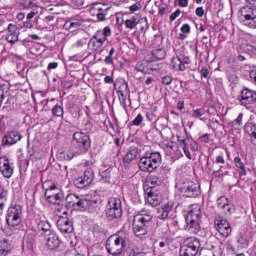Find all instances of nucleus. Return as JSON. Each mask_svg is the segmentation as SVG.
I'll use <instances>...</instances> for the list:
<instances>
[{"mask_svg": "<svg viewBox=\"0 0 256 256\" xmlns=\"http://www.w3.org/2000/svg\"><path fill=\"white\" fill-rule=\"evenodd\" d=\"M20 139H22L21 133L17 131H11L3 137L2 145L11 147V145H15V143H19Z\"/></svg>", "mask_w": 256, "mask_h": 256, "instance_id": "obj_20", "label": "nucleus"}, {"mask_svg": "<svg viewBox=\"0 0 256 256\" xmlns=\"http://www.w3.org/2000/svg\"><path fill=\"white\" fill-rule=\"evenodd\" d=\"M21 217H23V206L22 205H10L6 214V223L9 227H18L21 225Z\"/></svg>", "mask_w": 256, "mask_h": 256, "instance_id": "obj_9", "label": "nucleus"}, {"mask_svg": "<svg viewBox=\"0 0 256 256\" xmlns=\"http://www.w3.org/2000/svg\"><path fill=\"white\" fill-rule=\"evenodd\" d=\"M139 25V22H137V17L132 16L130 19H127L125 21V26L127 29H135Z\"/></svg>", "mask_w": 256, "mask_h": 256, "instance_id": "obj_40", "label": "nucleus"}, {"mask_svg": "<svg viewBox=\"0 0 256 256\" xmlns=\"http://www.w3.org/2000/svg\"><path fill=\"white\" fill-rule=\"evenodd\" d=\"M59 67V63L57 62H50L47 66L48 71H52V69H57Z\"/></svg>", "mask_w": 256, "mask_h": 256, "instance_id": "obj_62", "label": "nucleus"}, {"mask_svg": "<svg viewBox=\"0 0 256 256\" xmlns=\"http://www.w3.org/2000/svg\"><path fill=\"white\" fill-rule=\"evenodd\" d=\"M7 31H8V35L18 34L17 33V25H15L13 23L8 24Z\"/></svg>", "mask_w": 256, "mask_h": 256, "instance_id": "obj_50", "label": "nucleus"}, {"mask_svg": "<svg viewBox=\"0 0 256 256\" xmlns=\"http://www.w3.org/2000/svg\"><path fill=\"white\" fill-rule=\"evenodd\" d=\"M14 171L15 169L13 168V163L9 161V157H0V172L2 173L3 177L6 179H11V177H13Z\"/></svg>", "mask_w": 256, "mask_h": 256, "instance_id": "obj_16", "label": "nucleus"}, {"mask_svg": "<svg viewBox=\"0 0 256 256\" xmlns=\"http://www.w3.org/2000/svg\"><path fill=\"white\" fill-rule=\"evenodd\" d=\"M111 173H113V167H109L106 170H102L99 172L100 179H99V184L100 185H105V186H100V191H107L109 187H111Z\"/></svg>", "mask_w": 256, "mask_h": 256, "instance_id": "obj_17", "label": "nucleus"}, {"mask_svg": "<svg viewBox=\"0 0 256 256\" xmlns=\"http://www.w3.org/2000/svg\"><path fill=\"white\" fill-rule=\"evenodd\" d=\"M244 133H246V135H249V137H251V135H255L256 133V123L253 121H248L244 124Z\"/></svg>", "mask_w": 256, "mask_h": 256, "instance_id": "obj_36", "label": "nucleus"}, {"mask_svg": "<svg viewBox=\"0 0 256 256\" xmlns=\"http://www.w3.org/2000/svg\"><path fill=\"white\" fill-rule=\"evenodd\" d=\"M107 37H111V27L106 26L103 30H97L89 40V49H91V51H99V49L105 45Z\"/></svg>", "mask_w": 256, "mask_h": 256, "instance_id": "obj_7", "label": "nucleus"}, {"mask_svg": "<svg viewBox=\"0 0 256 256\" xmlns=\"http://www.w3.org/2000/svg\"><path fill=\"white\" fill-rule=\"evenodd\" d=\"M179 15H181V9H177L175 12H173L170 15V21H175V19H177V17H179Z\"/></svg>", "mask_w": 256, "mask_h": 256, "instance_id": "obj_57", "label": "nucleus"}, {"mask_svg": "<svg viewBox=\"0 0 256 256\" xmlns=\"http://www.w3.org/2000/svg\"><path fill=\"white\" fill-rule=\"evenodd\" d=\"M104 63L106 65H113V56L108 54L104 59Z\"/></svg>", "mask_w": 256, "mask_h": 256, "instance_id": "obj_61", "label": "nucleus"}, {"mask_svg": "<svg viewBox=\"0 0 256 256\" xmlns=\"http://www.w3.org/2000/svg\"><path fill=\"white\" fill-rule=\"evenodd\" d=\"M45 241L47 249H50L51 251L58 249V247L61 245V238H59V235H57L55 231L46 234Z\"/></svg>", "mask_w": 256, "mask_h": 256, "instance_id": "obj_19", "label": "nucleus"}, {"mask_svg": "<svg viewBox=\"0 0 256 256\" xmlns=\"http://www.w3.org/2000/svg\"><path fill=\"white\" fill-rule=\"evenodd\" d=\"M189 145L191 151H199V144H197V142H190Z\"/></svg>", "mask_w": 256, "mask_h": 256, "instance_id": "obj_63", "label": "nucleus"}, {"mask_svg": "<svg viewBox=\"0 0 256 256\" xmlns=\"http://www.w3.org/2000/svg\"><path fill=\"white\" fill-rule=\"evenodd\" d=\"M237 243L240 244V247L247 249V247H249V239L245 238V236H243V234H240L237 237Z\"/></svg>", "mask_w": 256, "mask_h": 256, "instance_id": "obj_44", "label": "nucleus"}, {"mask_svg": "<svg viewBox=\"0 0 256 256\" xmlns=\"http://www.w3.org/2000/svg\"><path fill=\"white\" fill-rule=\"evenodd\" d=\"M214 227L216 231L221 235V237H231V233H233V227H231V223L222 217L215 218Z\"/></svg>", "mask_w": 256, "mask_h": 256, "instance_id": "obj_14", "label": "nucleus"}, {"mask_svg": "<svg viewBox=\"0 0 256 256\" xmlns=\"http://www.w3.org/2000/svg\"><path fill=\"white\" fill-rule=\"evenodd\" d=\"M173 83V77L165 75L162 77V85H171Z\"/></svg>", "mask_w": 256, "mask_h": 256, "instance_id": "obj_52", "label": "nucleus"}, {"mask_svg": "<svg viewBox=\"0 0 256 256\" xmlns=\"http://www.w3.org/2000/svg\"><path fill=\"white\" fill-rule=\"evenodd\" d=\"M75 157V152L73 151H67L63 153V158L65 161H71Z\"/></svg>", "mask_w": 256, "mask_h": 256, "instance_id": "obj_51", "label": "nucleus"}, {"mask_svg": "<svg viewBox=\"0 0 256 256\" xmlns=\"http://www.w3.org/2000/svg\"><path fill=\"white\" fill-rule=\"evenodd\" d=\"M205 115V109L198 108L196 110H193L192 117L201 118Z\"/></svg>", "mask_w": 256, "mask_h": 256, "instance_id": "obj_48", "label": "nucleus"}, {"mask_svg": "<svg viewBox=\"0 0 256 256\" xmlns=\"http://www.w3.org/2000/svg\"><path fill=\"white\" fill-rule=\"evenodd\" d=\"M83 130L86 131V133H93V124L89 120L83 121Z\"/></svg>", "mask_w": 256, "mask_h": 256, "instance_id": "obj_47", "label": "nucleus"}, {"mask_svg": "<svg viewBox=\"0 0 256 256\" xmlns=\"http://www.w3.org/2000/svg\"><path fill=\"white\" fill-rule=\"evenodd\" d=\"M71 147L77 155H87L91 151V136L85 132H75L72 136Z\"/></svg>", "mask_w": 256, "mask_h": 256, "instance_id": "obj_4", "label": "nucleus"}, {"mask_svg": "<svg viewBox=\"0 0 256 256\" xmlns=\"http://www.w3.org/2000/svg\"><path fill=\"white\" fill-rule=\"evenodd\" d=\"M85 198L80 197L74 193H70L66 196V207L68 209H73L74 211H81V208L86 205L84 201Z\"/></svg>", "mask_w": 256, "mask_h": 256, "instance_id": "obj_15", "label": "nucleus"}, {"mask_svg": "<svg viewBox=\"0 0 256 256\" xmlns=\"http://www.w3.org/2000/svg\"><path fill=\"white\" fill-rule=\"evenodd\" d=\"M237 18L241 25L248 29H256V11L253 7L246 5L240 7Z\"/></svg>", "mask_w": 256, "mask_h": 256, "instance_id": "obj_6", "label": "nucleus"}, {"mask_svg": "<svg viewBox=\"0 0 256 256\" xmlns=\"http://www.w3.org/2000/svg\"><path fill=\"white\" fill-rule=\"evenodd\" d=\"M181 33H185L186 35H189L191 33V26L189 24H183L180 28Z\"/></svg>", "mask_w": 256, "mask_h": 256, "instance_id": "obj_53", "label": "nucleus"}, {"mask_svg": "<svg viewBox=\"0 0 256 256\" xmlns=\"http://www.w3.org/2000/svg\"><path fill=\"white\" fill-rule=\"evenodd\" d=\"M152 56L154 59H157V61H163V59L167 57V52L163 48H157L152 51Z\"/></svg>", "mask_w": 256, "mask_h": 256, "instance_id": "obj_37", "label": "nucleus"}, {"mask_svg": "<svg viewBox=\"0 0 256 256\" xmlns=\"http://www.w3.org/2000/svg\"><path fill=\"white\" fill-rule=\"evenodd\" d=\"M83 25V19H70L65 22L64 29H79Z\"/></svg>", "mask_w": 256, "mask_h": 256, "instance_id": "obj_33", "label": "nucleus"}, {"mask_svg": "<svg viewBox=\"0 0 256 256\" xmlns=\"http://www.w3.org/2000/svg\"><path fill=\"white\" fill-rule=\"evenodd\" d=\"M129 256H145V253L132 251L129 253Z\"/></svg>", "mask_w": 256, "mask_h": 256, "instance_id": "obj_64", "label": "nucleus"}, {"mask_svg": "<svg viewBox=\"0 0 256 256\" xmlns=\"http://www.w3.org/2000/svg\"><path fill=\"white\" fill-rule=\"evenodd\" d=\"M178 7H189V0H176Z\"/></svg>", "mask_w": 256, "mask_h": 256, "instance_id": "obj_56", "label": "nucleus"}, {"mask_svg": "<svg viewBox=\"0 0 256 256\" xmlns=\"http://www.w3.org/2000/svg\"><path fill=\"white\" fill-rule=\"evenodd\" d=\"M12 250H13V247H11V243H9V240L7 239L0 240V255L7 256L11 254Z\"/></svg>", "mask_w": 256, "mask_h": 256, "instance_id": "obj_32", "label": "nucleus"}, {"mask_svg": "<svg viewBox=\"0 0 256 256\" xmlns=\"http://www.w3.org/2000/svg\"><path fill=\"white\" fill-rule=\"evenodd\" d=\"M57 227L63 235H69V233H73L74 231L73 221L67 217H60L57 221Z\"/></svg>", "mask_w": 256, "mask_h": 256, "instance_id": "obj_18", "label": "nucleus"}, {"mask_svg": "<svg viewBox=\"0 0 256 256\" xmlns=\"http://www.w3.org/2000/svg\"><path fill=\"white\" fill-rule=\"evenodd\" d=\"M23 27H24L25 29H33V27H34L33 21L26 19V20L23 22Z\"/></svg>", "mask_w": 256, "mask_h": 256, "instance_id": "obj_55", "label": "nucleus"}, {"mask_svg": "<svg viewBox=\"0 0 256 256\" xmlns=\"http://www.w3.org/2000/svg\"><path fill=\"white\" fill-rule=\"evenodd\" d=\"M5 41L10 43V45H15L19 41V34H7L5 36Z\"/></svg>", "mask_w": 256, "mask_h": 256, "instance_id": "obj_43", "label": "nucleus"}, {"mask_svg": "<svg viewBox=\"0 0 256 256\" xmlns=\"http://www.w3.org/2000/svg\"><path fill=\"white\" fill-rule=\"evenodd\" d=\"M7 203V191L0 185V207H5Z\"/></svg>", "mask_w": 256, "mask_h": 256, "instance_id": "obj_41", "label": "nucleus"}, {"mask_svg": "<svg viewBox=\"0 0 256 256\" xmlns=\"http://www.w3.org/2000/svg\"><path fill=\"white\" fill-rule=\"evenodd\" d=\"M83 201H85L86 205L83 206L80 211H88V213H99V210L101 209V204L99 201L87 198H84Z\"/></svg>", "mask_w": 256, "mask_h": 256, "instance_id": "obj_21", "label": "nucleus"}, {"mask_svg": "<svg viewBox=\"0 0 256 256\" xmlns=\"http://www.w3.org/2000/svg\"><path fill=\"white\" fill-rule=\"evenodd\" d=\"M95 9L97 11L96 17L98 21H107V15H109L111 7H109L107 4H96Z\"/></svg>", "mask_w": 256, "mask_h": 256, "instance_id": "obj_23", "label": "nucleus"}, {"mask_svg": "<svg viewBox=\"0 0 256 256\" xmlns=\"http://www.w3.org/2000/svg\"><path fill=\"white\" fill-rule=\"evenodd\" d=\"M201 219H203V215L201 214L200 207L190 210L185 216L186 225L184 229L187 233L198 235L199 231H201Z\"/></svg>", "mask_w": 256, "mask_h": 256, "instance_id": "obj_5", "label": "nucleus"}, {"mask_svg": "<svg viewBox=\"0 0 256 256\" xmlns=\"http://www.w3.org/2000/svg\"><path fill=\"white\" fill-rule=\"evenodd\" d=\"M182 247H186L187 249L199 253V249H201V240L197 237H188L184 240Z\"/></svg>", "mask_w": 256, "mask_h": 256, "instance_id": "obj_22", "label": "nucleus"}, {"mask_svg": "<svg viewBox=\"0 0 256 256\" xmlns=\"http://www.w3.org/2000/svg\"><path fill=\"white\" fill-rule=\"evenodd\" d=\"M141 9H143V5L140 1H136L129 7V11H131V13H136V11H141Z\"/></svg>", "mask_w": 256, "mask_h": 256, "instance_id": "obj_45", "label": "nucleus"}, {"mask_svg": "<svg viewBox=\"0 0 256 256\" xmlns=\"http://www.w3.org/2000/svg\"><path fill=\"white\" fill-rule=\"evenodd\" d=\"M44 197L51 205H62L64 196L57 186L52 185L45 191Z\"/></svg>", "mask_w": 256, "mask_h": 256, "instance_id": "obj_13", "label": "nucleus"}, {"mask_svg": "<svg viewBox=\"0 0 256 256\" xmlns=\"http://www.w3.org/2000/svg\"><path fill=\"white\" fill-rule=\"evenodd\" d=\"M63 106L56 104L53 108H52V115L53 117H63Z\"/></svg>", "mask_w": 256, "mask_h": 256, "instance_id": "obj_42", "label": "nucleus"}, {"mask_svg": "<svg viewBox=\"0 0 256 256\" xmlns=\"http://www.w3.org/2000/svg\"><path fill=\"white\" fill-rule=\"evenodd\" d=\"M145 195L149 205H152V207H157L161 203V198L152 189H146Z\"/></svg>", "mask_w": 256, "mask_h": 256, "instance_id": "obj_27", "label": "nucleus"}, {"mask_svg": "<svg viewBox=\"0 0 256 256\" xmlns=\"http://www.w3.org/2000/svg\"><path fill=\"white\" fill-rule=\"evenodd\" d=\"M198 253L199 252H196L195 250H191L190 248L181 246L179 256H197Z\"/></svg>", "mask_w": 256, "mask_h": 256, "instance_id": "obj_38", "label": "nucleus"}, {"mask_svg": "<svg viewBox=\"0 0 256 256\" xmlns=\"http://www.w3.org/2000/svg\"><path fill=\"white\" fill-rule=\"evenodd\" d=\"M137 155H139V149L130 148L123 158L124 167L129 168L131 163L137 159Z\"/></svg>", "mask_w": 256, "mask_h": 256, "instance_id": "obj_25", "label": "nucleus"}, {"mask_svg": "<svg viewBox=\"0 0 256 256\" xmlns=\"http://www.w3.org/2000/svg\"><path fill=\"white\" fill-rule=\"evenodd\" d=\"M143 123V115L138 114L136 118L131 122V125H134L135 127H139Z\"/></svg>", "mask_w": 256, "mask_h": 256, "instance_id": "obj_49", "label": "nucleus"}, {"mask_svg": "<svg viewBox=\"0 0 256 256\" xmlns=\"http://www.w3.org/2000/svg\"><path fill=\"white\" fill-rule=\"evenodd\" d=\"M195 14L197 17H203V15H205V9H203V7H198L196 8Z\"/></svg>", "mask_w": 256, "mask_h": 256, "instance_id": "obj_58", "label": "nucleus"}, {"mask_svg": "<svg viewBox=\"0 0 256 256\" xmlns=\"http://www.w3.org/2000/svg\"><path fill=\"white\" fill-rule=\"evenodd\" d=\"M153 225V215L151 212L145 211L134 216L132 229L136 237H143L149 233V227Z\"/></svg>", "mask_w": 256, "mask_h": 256, "instance_id": "obj_2", "label": "nucleus"}, {"mask_svg": "<svg viewBox=\"0 0 256 256\" xmlns=\"http://www.w3.org/2000/svg\"><path fill=\"white\" fill-rule=\"evenodd\" d=\"M218 207L223 211L225 215H231L233 211V205L229 203V198L222 196L218 199Z\"/></svg>", "mask_w": 256, "mask_h": 256, "instance_id": "obj_26", "label": "nucleus"}, {"mask_svg": "<svg viewBox=\"0 0 256 256\" xmlns=\"http://www.w3.org/2000/svg\"><path fill=\"white\" fill-rule=\"evenodd\" d=\"M237 100L241 107L252 109L253 105H256V91L251 88H244L241 90L240 95L237 96Z\"/></svg>", "mask_w": 256, "mask_h": 256, "instance_id": "obj_10", "label": "nucleus"}, {"mask_svg": "<svg viewBox=\"0 0 256 256\" xmlns=\"http://www.w3.org/2000/svg\"><path fill=\"white\" fill-rule=\"evenodd\" d=\"M9 95V86L7 84H0V97H7Z\"/></svg>", "mask_w": 256, "mask_h": 256, "instance_id": "obj_46", "label": "nucleus"}, {"mask_svg": "<svg viewBox=\"0 0 256 256\" xmlns=\"http://www.w3.org/2000/svg\"><path fill=\"white\" fill-rule=\"evenodd\" d=\"M234 164H235V167L237 169H239V174L241 177H244L245 175H247V168L245 167V163H243V160L241 159V157L239 156H236L234 158Z\"/></svg>", "mask_w": 256, "mask_h": 256, "instance_id": "obj_34", "label": "nucleus"}, {"mask_svg": "<svg viewBox=\"0 0 256 256\" xmlns=\"http://www.w3.org/2000/svg\"><path fill=\"white\" fill-rule=\"evenodd\" d=\"M173 211V202H168L164 206L157 209L156 215L158 219L165 220L169 218V213Z\"/></svg>", "mask_w": 256, "mask_h": 256, "instance_id": "obj_24", "label": "nucleus"}, {"mask_svg": "<svg viewBox=\"0 0 256 256\" xmlns=\"http://www.w3.org/2000/svg\"><path fill=\"white\" fill-rule=\"evenodd\" d=\"M146 183H148V186L150 188L148 189H155V187H159L163 183V180L157 175L153 174L146 178Z\"/></svg>", "mask_w": 256, "mask_h": 256, "instance_id": "obj_29", "label": "nucleus"}, {"mask_svg": "<svg viewBox=\"0 0 256 256\" xmlns=\"http://www.w3.org/2000/svg\"><path fill=\"white\" fill-rule=\"evenodd\" d=\"M108 209L106 210V217L109 221L113 219H119L123 215V207L121 204V199L110 198L108 201Z\"/></svg>", "mask_w": 256, "mask_h": 256, "instance_id": "obj_11", "label": "nucleus"}, {"mask_svg": "<svg viewBox=\"0 0 256 256\" xmlns=\"http://www.w3.org/2000/svg\"><path fill=\"white\" fill-rule=\"evenodd\" d=\"M216 163L220 165H225V157L223 156V154H220L216 157Z\"/></svg>", "mask_w": 256, "mask_h": 256, "instance_id": "obj_59", "label": "nucleus"}, {"mask_svg": "<svg viewBox=\"0 0 256 256\" xmlns=\"http://www.w3.org/2000/svg\"><path fill=\"white\" fill-rule=\"evenodd\" d=\"M170 67H172L174 71H185V69H187L179 56L173 57L171 59Z\"/></svg>", "mask_w": 256, "mask_h": 256, "instance_id": "obj_31", "label": "nucleus"}, {"mask_svg": "<svg viewBox=\"0 0 256 256\" xmlns=\"http://www.w3.org/2000/svg\"><path fill=\"white\" fill-rule=\"evenodd\" d=\"M177 141L180 145V147H189V144L191 143V140L187 136H181L177 134Z\"/></svg>", "mask_w": 256, "mask_h": 256, "instance_id": "obj_39", "label": "nucleus"}, {"mask_svg": "<svg viewBox=\"0 0 256 256\" xmlns=\"http://www.w3.org/2000/svg\"><path fill=\"white\" fill-rule=\"evenodd\" d=\"M241 125H243V113H240L235 120L229 123V126L234 129V131H240Z\"/></svg>", "mask_w": 256, "mask_h": 256, "instance_id": "obj_35", "label": "nucleus"}, {"mask_svg": "<svg viewBox=\"0 0 256 256\" xmlns=\"http://www.w3.org/2000/svg\"><path fill=\"white\" fill-rule=\"evenodd\" d=\"M240 51H244L250 57H256V43H247L240 46Z\"/></svg>", "mask_w": 256, "mask_h": 256, "instance_id": "obj_30", "label": "nucleus"}, {"mask_svg": "<svg viewBox=\"0 0 256 256\" xmlns=\"http://www.w3.org/2000/svg\"><path fill=\"white\" fill-rule=\"evenodd\" d=\"M95 179V172L93 168H87L81 176H78L73 180V184L77 187V189H85V187H89L93 180Z\"/></svg>", "mask_w": 256, "mask_h": 256, "instance_id": "obj_12", "label": "nucleus"}, {"mask_svg": "<svg viewBox=\"0 0 256 256\" xmlns=\"http://www.w3.org/2000/svg\"><path fill=\"white\" fill-rule=\"evenodd\" d=\"M163 157L161 152L146 151L144 155L139 159L138 167L142 173H155L163 180L167 179L169 173H171V168L167 164H163L161 167V162Z\"/></svg>", "mask_w": 256, "mask_h": 256, "instance_id": "obj_1", "label": "nucleus"}, {"mask_svg": "<svg viewBox=\"0 0 256 256\" xmlns=\"http://www.w3.org/2000/svg\"><path fill=\"white\" fill-rule=\"evenodd\" d=\"M135 69L140 73H145L147 71V68H145V66H143L141 63H138Z\"/></svg>", "mask_w": 256, "mask_h": 256, "instance_id": "obj_60", "label": "nucleus"}, {"mask_svg": "<svg viewBox=\"0 0 256 256\" xmlns=\"http://www.w3.org/2000/svg\"><path fill=\"white\" fill-rule=\"evenodd\" d=\"M177 187L181 195H183V197L195 199L196 197H199L201 195V186H199V184L191 180H185L184 182H179L177 184Z\"/></svg>", "mask_w": 256, "mask_h": 256, "instance_id": "obj_8", "label": "nucleus"}, {"mask_svg": "<svg viewBox=\"0 0 256 256\" xmlns=\"http://www.w3.org/2000/svg\"><path fill=\"white\" fill-rule=\"evenodd\" d=\"M36 223L38 231L44 232L45 236L52 233L53 230H51V223H49L48 221L38 219L36 220Z\"/></svg>", "mask_w": 256, "mask_h": 256, "instance_id": "obj_28", "label": "nucleus"}, {"mask_svg": "<svg viewBox=\"0 0 256 256\" xmlns=\"http://www.w3.org/2000/svg\"><path fill=\"white\" fill-rule=\"evenodd\" d=\"M201 77H204V79H207L209 77V69L207 67H202L200 70Z\"/></svg>", "mask_w": 256, "mask_h": 256, "instance_id": "obj_54", "label": "nucleus"}, {"mask_svg": "<svg viewBox=\"0 0 256 256\" xmlns=\"http://www.w3.org/2000/svg\"><path fill=\"white\" fill-rule=\"evenodd\" d=\"M125 245H127V233L117 232L106 240V251L109 255L119 256L123 254Z\"/></svg>", "mask_w": 256, "mask_h": 256, "instance_id": "obj_3", "label": "nucleus"}]
</instances>
